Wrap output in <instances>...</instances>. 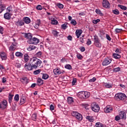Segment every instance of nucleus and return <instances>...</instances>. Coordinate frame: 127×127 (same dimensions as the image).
Wrapping results in <instances>:
<instances>
[{
  "mask_svg": "<svg viewBox=\"0 0 127 127\" xmlns=\"http://www.w3.org/2000/svg\"><path fill=\"white\" fill-rule=\"evenodd\" d=\"M62 28L64 30L66 29V28H67V24H63L62 25Z\"/></svg>",
  "mask_w": 127,
  "mask_h": 127,
  "instance_id": "obj_49",
  "label": "nucleus"
},
{
  "mask_svg": "<svg viewBox=\"0 0 127 127\" xmlns=\"http://www.w3.org/2000/svg\"><path fill=\"white\" fill-rule=\"evenodd\" d=\"M113 12L114 14H120V11L118 9H115L113 10Z\"/></svg>",
  "mask_w": 127,
  "mask_h": 127,
  "instance_id": "obj_43",
  "label": "nucleus"
},
{
  "mask_svg": "<svg viewBox=\"0 0 127 127\" xmlns=\"http://www.w3.org/2000/svg\"><path fill=\"white\" fill-rule=\"evenodd\" d=\"M13 97V95H11V94H10L9 95V97H8V102L9 103V104H10L11 103V102H12V98Z\"/></svg>",
  "mask_w": 127,
  "mask_h": 127,
  "instance_id": "obj_35",
  "label": "nucleus"
},
{
  "mask_svg": "<svg viewBox=\"0 0 127 127\" xmlns=\"http://www.w3.org/2000/svg\"><path fill=\"white\" fill-rule=\"evenodd\" d=\"M37 83L38 86H41V85H43V80L41 79L40 78H38L37 80Z\"/></svg>",
  "mask_w": 127,
  "mask_h": 127,
  "instance_id": "obj_23",
  "label": "nucleus"
},
{
  "mask_svg": "<svg viewBox=\"0 0 127 127\" xmlns=\"http://www.w3.org/2000/svg\"><path fill=\"white\" fill-rule=\"evenodd\" d=\"M5 5L1 4L0 5V13H1L3 10H5Z\"/></svg>",
  "mask_w": 127,
  "mask_h": 127,
  "instance_id": "obj_20",
  "label": "nucleus"
},
{
  "mask_svg": "<svg viewBox=\"0 0 127 127\" xmlns=\"http://www.w3.org/2000/svg\"><path fill=\"white\" fill-rule=\"evenodd\" d=\"M106 38L109 40V41H111V40H112V38H111V37H110V35L108 34H106Z\"/></svg>",
  "mask_w": 127,
  "mask_h": 127,
  "instance_id": "obj_60",
  "label": "nucleus"
},
{
  "mask_svg": "<svg viewBox=\"0 0 127 127\" xmlns=\"http://www.w3.org/2000/svg\"><path fill=\"white\" fill-rule=\"evenodd\" d=\"M25 38H27V39H29V40H30L32 38V35H31V33H25Z\"/></svg>",
  "mask_w": 127,
  "mask_h": 127,
  "instance_id": "obj_18",
  "label": "nucleus"
},
{
  "mask_svg": "<svg viewBox=\"0 0 127 127\" xmlns=\"http://www.w3.org/2000/svg\"><path fill=\"white\" fill-rule=\"evenodd\" d=\"M94 45L96 47H98V48H101L102 47V44H101V42H100V39H99V37L98 36H94Z\"/></svg>",
  "mask_w": 127,
  "mask_h": 127,
  "instance_id": "obj_3",
  "label": "nucleus"
},
{
  "mask_svg": "<svg viewBox=\"0 0 127 127\" xmlns=\"http://www.w3.org/2000/svg\"><path fill=\"white\" fill-rule=\"evenodd\" d=\"M102 5L103 7H105V8H110L111 4H110V2L108 0H103L102 2Z\"/></svg>",
  "mask_w": 127,
  "mask_h": 127,
  "instance_id": "obj_8",
  "label": "nucleus"
},
{
  "mask_svg": "<svg viewBox=\"0 0 127 127\" xmlns=\"http://www.w3.org/2000/svg\"><path fill=\"white\" fill-rule=\"evenodd\" d=\"M50 110L51 111H54V106L53 105V104H51L50 105Z\"/></svg>",
  "mask_w": 127,
  "mask_h": 127,
  "instance_id": "obj_62",
  "label": "nucleus"
},
{
  "mask_svg": "<svg viewBox=\"0 0 127 127\" xmlns=\"http://www.w3.org/2000/svg\"><path fill=\"white\" fill-rule=\"evenodd\" d=\"M126 98L127 96L125 93H118L116 94L115 96V100H121V101H124V100Z\"/></svg>",
  "mask_w": 127,
  "mask_h": 127,
  "instance_id": "obj_2",
  "label": "nucleus"
},
{
  "mask_svg": "<svg viewBox=\"0 0 127 127\" xmlns=\"http://www.w3.org/2000/svg\"><path fill=\"white\" fill-rule=\"evenodd\" d=\"M14 99L16 102H18V101H19V95L18 94H16L14 96Z\"/></svg>",
  "mask_w": 127,
  "mask_h": 127,
  "instance_id": "obj_39",
  "label": "nucleus"
},
{
  "mask_svg": "<svg viewBox=\"0 0 127 127\" xmlns=\"http://www.w3.org/2000/svg\"><path fill=\"white\" fill-rule=\"evenodd\" d=\"M52 33L54 36H55V37H58V35L59 34V32H58L57 31L54 30L52 31Z\"/></svg>",
  "mask_w": 127,
  "mask_h": 127,
  "instance_id": "obj_27",
  "label": "nucleus"
},
{
  "mask_svg": "<svg viewBox=\"0 0 127 127\" xmlns=\"http://www.w3.org/2000/svg\"><path fill=\"white\" fill-rule=\"evenodd\" d=\"M6 107H7V101L6 100H3L2 102H0V109L4 110L6 109Z\"/></svg>",
  "mask_w": 127,
  "mask_h": 127,
  "instance_id": "obj_7",
  "label": "nucleus"
},
{
  "mask_svg": "<svg viewBox=\"0 0 127 127\" xmlns=\"http://www.w3.org/2000/svg\"><path fill=\"white\" fill-rule=\"evenodd\" d=\"M51 23L52 24H53L54 25L58 24V21H57V20H55V19L52 20Z\"/></svg>",
  "mask_w": 127,
  "mask_h": 127,
  "instance_id": "obj_41",
  "label": "nucleus"
},
{
  "mask_svg": "<svg viewBox=\"0 0 127 127\" xmlns=\"http://www.w3.org/2000/svg\"><path fill=\"white\" fill-rule=\"evenodd\" d=\"M49 78V75L46 73H43L42 79H44V80H47V78Z\"/></svg>",
  "mask_w": 127,
  "mask_h": 127,
  "instance_id": "obj_33",
  "label": "nucleus"
},
{
  "mask_svg": "<svg viewBox=\"0 0 127 127\" xmlns=\"http://www.w3.org/2000/svg\"><path fill=\"white\" fill-rule=\"evenodd\" d=\"M25 103V97H22L20 99V105H23Z\"/></svg>",
  "mask_w": 127,
  "mask_h": 127,
  "instance_id": "obj_29",
  "label": "nucleus"
},
{
  "mask_svg": "<svg viewBox=\"0 0 127 127\" xmlns=\"http://www.w3.org/2000/svg\"><path fill=\"white\" fill-rule=\"evenodd\" d=\"M76 56L78 59H79L80 60H81V59H83V56L80 54L77 55Z\"/></svg>",
  "mask_w": 127,
  "mask_h": 127,
  "instance_id": "obj_52",
  "label": "nucleus"
},
{
  "mask_svg": "<svg viewBox=\"0 0 127 127\" xmlns=\"http://www.w3.org/2000/svg\"><path fill=\"white\" fill-rule=\"evenodd\" d=\"M24 67L27 69L29 71H31L33 68V65L31 64V63L30 64H26Z\"/></svg>",
  "mask_w": 127,
  "mask_h": 127,
  "instance_id": "obj_12",
  "label": "nucleus"
},
{
  "mask_svg": "<svg viewBox=\"0 0 127 127\" xmlns=\"http://www.w3.org/2000/svg\"><path fill=\"white\" fill-rule=\"evenodd\" d=\"M72 116H73V117H74V118H76V119L80 122V121H82L83 120V116H82V115L77 112H73L72 113Z\"/></svg>",
  "mask_w": 127,
  "mask_h": 127,
  "instance_id": "obj_5",
  "label": "nucleus"
},
{
  "mask_svg": "<svg viewBox=\"0 0 127 127\" xmlns=\"http://www.w3.org/2000/svg\"><path fill=\"white\" fill-rule=\"evenodd\" d=\"M103 124L100 123V122H98L96 123L95 124V127H102Z\"/></svg>",
  "mask_w": 127,
  "mask_h": 127,
  "instance_id": "obj_44",
  "label": "nucleus"
},
{
  "mask_svg": "<svg viewBox=\"0 0 127 127\" xmlns=\"http://www.w3.org/2000/svg\"><path fill=\"white\" fill-rule=\"evenodd\" d=\"M76 82H77V79L76 78H73V80L72 81V84L75 85V84H76Z\"/></svg>",
  "mask_w": 127,
  "mask_h": 127,
  "instance_id": "obj_56",
  "label": "nucleus"
},
{
  "mask_svg": "<svg viewBox=\"0 0 127 127\" xmlns=\"http://www.w3.org/2000/svg\"><path fill=\"white\" fill-rule=\"evenodd\" d=\"M0 56L2 60H6L7 57H6V54L4 52H0Z\"/></svg>",
  "mask_w": 127,
  "mask_h": 127,
  "instance_id": "obj_15",
  "label": "nucleus"
},
{
  "mask_svg": "<svg viewBox=\"0 0 127 127\" xmlns=\"http://www.w3.org/2000/svg\"><path fill=\"white\" fill-rule=\"evenodd\" d=\"M86 120H88L89 122L93 123L94 122V118L92 116H87L86 117Z\"/></svg>",
  "mask_w": 127,
  "mask_h": 127,
  "instance_id": "obj_26",
  "label": "nucleus"
},
{
  "mask_svg": "<svg viewBox=\"0 0 127 127\" xmlns=\"http://www.w3.org/2000/svg\"><path fill=\"white\" fill-rule=\"evenodd\" d=\"M86 44H87V45H91V44H92V41H91V40H90V39H88L87 40Z\"/></svg>",
  "mask_w": 127,
  "mask_h": 127,
  "instance_id": "obj_54",
  "label": "nucleus"
},
{
  "mask_svg": "<svg viewBox=\"0 0 127 127\" xmlns=\"http://www.w3.org/2000/svg\"><path fill=\"white\" fill-rule=\"evenodd\" d=\"M104 86H105L106 88H112L113 87V85L109 83H105Z\"/></svg>",
  "mask_w": 127,
  "mask_h": 127,
  "instance_id": "obj_36",
  "label": "nucleus"
},
{
  "mask_svg": "<svg viewBox=\"0 0 127 127\" xmlns=\"http://www.w3.org/2000/svg\"><path fill=\"white\" fill-rule=\"evenodd\" d=\"M30 62L31 65H33V68L34 69H37V67H40V66H41V63H42L41 60L36 58L31 59Z\"/></svg>",
  "mask_w": 127,
  "mask_h": 127,
  "instance_id": "obj_1",
  "label": "nucleus"
},
{
  "mask_svg": "<svg viewBox=\"0 0 127 127\" xmlns=\"http://www.w3.org/2000/svg\"><path fill=\"white\" fill-rule=\"evenodd\" d=\"M74 102V100L72 97H68L67 98V103L68 104H72Z\"/></svg>",
  "mask_w": 127,
  "mask_h": 127,
  "instance_id": "obj_25",
  "label": "nucleus"
},
{
  "mask_svg": "<svg viewBox=\"0 0 127 127\" xmlns=\"http://www.w3.org/2000/svg\"><path fill=\"white\" fill-rule=\"evenodd\" d=\"M83 106L86 110H89V104H83Z\"/></svg>",
  "mask_w": 127,
  "mask_h": 127,
  "instance_id": "obj_50",
  "label": "nucleus"
},
{
  "mask_svg": "<svg viewBox=\"0 0 127 127\" xmlns=\"http://www.w3.org/2000/svg\"><path fill=\"white\" fill-rule=\"evenodd\" d=\"M118 7H120L121 9H123V10H127V6H124L123 5L119 4Z\"/></svg>",
  "mask_w": 127,
  "mask_h": 127,
  "instance_id": "obj_31",
  "label": "nucleus"
},
{
  "mask_svg": "<svg viewBox=\"0 0 127 127\" xmlns=\"http://www.w3.org/2000/svg\"><path fill=\"white\" fill-rule=\"evenodd\" d=\"M96 81V78L93 77V78L89 80V82H95Z\"/></svg>",
  "mask_w": 127,
  "mask_h": 127,
  "instance_id": "obj_64",
  "label": "nucleus"
},
{
  "mask_svg": "<svg viewBox=\"0 0 127 127\" xmlns=\"http://www.w3.org/2000/svg\"><path fill=\"white\" fill-rule=\"evenodd\" d=\"M121 117L120 116H117L115 117V121H117V122H118V121H120V120H121Z\"/></svg>",
  "mask_w": 127,
  "mask_h": 127,
  "instance_id": "obj_59",
  "label": "nucleus"
},
{
  "mask_svg": "<svg viewBox=\"0 0 127 127\" xmlns=\"http://www.w3.org/2000/svg\"><path fill=\"white\" fill-rule=\"evenodd\" d=\"M0 33L3 34V28L0 26Z\"/></svg>",
  "mask_w": 127,
  "mask_h": 127,
  "instance_id": "obj_55",
  "label": "nucleus"
},
{
  "mask_svg": "<svg viewBox=\"0 0 127 127\" xmlns=\"http://www.w3.org/2000/svg\"><path fill=\"white\" fill-rule=\"evenodd\" d=\"M24 61L26 62H28L29 61V56H28V54H25L24 56Z\"/></svg>",
  "mask_w": 127,
  "mask_h": 127,
  "instance_id": "obj_22",
  "label": "nucleus"
},
{
  "mask_svg": "<svg viewBox=\"0 0 127 127\" xmlns=\"http://www.w3.org/2000/svg\"><path fill=\"white\" fill-rule=\"evenodd\" d=\"M41 55H42V52L41 51H39L35 54V56L38 58L41 57Z\"/></svg>",
  "mask_w": 127,
  "mask_h": 127,
  "instance_id": "obj_38",
  "label": "nucleus"
},
{
  "mask_svg": "<svg viewBox=\"0 0 127 127\" xmlns=\"http://www.w3.org/2000/svg\"><path fill=\"white\" fill-rule=\"evenodd\" d=\"M95 12H96V13L97 14H99V15H104V14L102 13V12L101 11V10L100 9H97L96 10H95Z\"/></svg>",
  "mask_w": 127,
  "mask_h": 127,
  "instance_id": "obj_37",
  "label": "nucleus"
},
{
  "mask_svg": "<svg viewBox=\"0 0 127 127\" xmlns=\"http://www.w3.org/2000/svg\"><path fill=\"white\" fill-rule=\"evenodd\" d=\"M120 70H121V68H120V67L115 68L113 69L114 72H119V71H120Z\"/></svg>",
  "mask_w": 127,
  "mask_h": 127,
  "instance_id": "obj_47",
  "label": "nucleus"
},
{
  "mask_svg": "<svg viewBox=\"0 0 127 127\" xmlns=\"http://www.w3.org/2000/svg\"><path fill=\"white\" fill-rule=\"evenodd\" d=\"M100 21H101V20H100L99 19H97L96 20H93V23H94V24H97L98 22H100Z\"/></svg>",
  "mask_w": 127,
  "mask_h": 127,
  "instance_id": "obj_46",
  "label": "nucleus"
},
{
  "mask_svg": "<svg viewBox=\"0 0 127 127\" xmlns=\"http://www.w3.org/2000/svg\"><path fill=\"white\" fill-rule=\"evenodd\" d=\"M4 18L7 19V20H9L11 18V14H10V13L6 12L4 14Z\"/></svg>",
  "mask_w": 127,
  "mask_h": 127,
  "instance_id": "obj_14",
  "label": "nucleus"
},
{
  "mask_svg": "<svg viewBox=\"0 0 127 127\" xmlns=\"http://www.w3.org/2000/svg\"><path fill=\"white\" fill-rule=\"evenodd\" d=\"M91 109L95 113H98L100 111V106L97 104H94L91 106Z\"/></svg>",
  "mask_w": 127,
  "mask_h": 127,
  "instance_id": "obj_10",
  "label": "nucleus"
},
{
  "mask_svg": "<svg viewBox=\"0 0 127 127\" xmlns=\"http://www.w3.org/2000/svg\"><path fill=\"white\" fill-rule=\"evenodd\" d=\"M57 6L59 8H63V7H64V5L61 3H58Z\"/></svg>",
  "mask_w": 127,
  "mask_h": 127,
  "instance_id": "obj_48",
  "label": "nucleus"
},
{
  "mask_svg": "<svg viewBox=\"0 0 127 127\" xmlns=\"http://www.w3.org/2000/svg\"><path fill=\"white\" fill-rule=\"evenodd\" d=\"M64 67L65 69H68V70H72V66L70 64H66L65 65Z\"/></svg>",
  "mask_w": 127,
  "mask_h": 127,
  "instance_id": "obj_42",
  "label": "nucleus"
},
{
  "mask_svg": "<svg viewBox=\"0 0 127 127\" xmlns=\"http://www.w3.org/2000/svg\"><path fill=\"white\" fill-rule=\"evenodd\" d=\"M36 48L35 46L30 45L27 49L28 51H31L32 50H34Z\"/></svg>",
  "mask_w": 127,
  "mask_h": 127,
  "instance_id": "obj_28",
  "label": "nucleus"
},
{
  "mask_svg": "<svg viewBox=\"0 0 127 127\" xmlns=\"http://www.w3.org/2000/svg\"><path fill=\"white\" fill-rule=\"evenodd\" d=\"M6 10L7 12H8V13H9V12L11 11V8L10 7H8L6 9Z\"/></svg>",
  "mask_w": 127,
  "mask_h": 127,
  "instance_id": "obj_63",
  "label": "nucleus"
},
{
  "mask_svg": "<svg viewBox=\"0 0 127 127\" xmlns=\"http://www.w3.org/2000/svg\"><path fill=\"white\" fill-rule=\"evenodd\" d=\"M54 73L55 75H60L61 74V70L60 69H54Z\"/></svg>",
  "mask_w": 127,
  "mask_h": 127,
  "instance_id": "obj_19",
  "label": "nucleus"
},
{
  "mask_svg": "<svg viewBox=\"0 0 127 127\" xmlns=\"http://www.w3.org/2000/svg\"><path fill=\"white\" fill-rule=\"evenodd\" d=\"M113 56L115 59H120L121 58V55L118 54H113Z\"/></svg>",
  "mask_w": 127,
  "mask_h": 127,
  "instance_id": "obj_34",
  "label": "nucleus"
},
{
  "mask_svg": "<svg viewBox=\"0 0 127 127\" xmlns=\"http://www.w3.org/2000/svg\"><path fill=\"white\" fill-rule=\"evenodd\" d=\"M23 21H24L25 23L27 24H29L31 22L30 18L28 17H25L23 18Z\"/></svg>",
  "mask_w": 127,
  "mask_h": 127,
  "instance_id": "obj_16",
  "label": "nucleus"
},
{
  "mask_svg": "<svg viewBox=\"0 0 127 127\" xmlns=\"http://www.w3.org/2000/svg\"><path fill=\"white\" fill-rule=\"evenodd\" d=\"M9 50L10 51H13V50H15V48L12 46H10L9 47Z\"/></svg>",
  "mask_w": 127,
  "mask_h": 127,
  "instance_id": "obj_58",
  "label": "nucleus"
},
{
  "mask_svg": "<svg viewBox=\"0 0 127 127\" xmlns=\"http://www.w3.org/2000/svg\"><path fill=\"white\" fill-rule=\"evenodd\" d=\"M70 23L71 24H72V25H76L77 24V21L74 19H72L71 20Z\"/></svg>",
  "mask_w": 127,
  "mask_h": 127,
  "instance_id": "obj_45",
  "label": "nucleus"
},
{
  "mask_svg": "<svg viewBox=\"0 0 127 127\" xmlns=\"http://www.w3.org/2000/svg\"><path fill=\"white\" fill-rule=\"evenodd\" d=\"M17 26H22V25H24V22L22 20H19L17 22Z\"/></svg>",
  "mask_w": 127,
  "mask_h": 127,
  "instance_id": "obj_24",
  "label": "nucleus"
},
{
  "mask_svg": "<svg viewBox=\"0 0 127 127\" xmlns=\"http://www.w3.org/2000/svg\"><path fill=\"white\" fill-rule=\"evenodd\" d=\"M112 62V60H111L109 58H106L105 59V60L103 61L102 63L103 66H107V65H109Z\"/></svg>",
  "mask_w": 127,
  "mask_h": 127,
  "instance_id": "obj_9",
  "label": "nucleus"
},
{
  "mask_svg": "<svg viewBox=\"0 0 127 127\" xmlns=\"http://www.w3.org/2000/svg\"><path fill=\"white\" fill-rule=\"evenodd\" d=\"M78 96H81L83 99H88L90 97V93L86 91H81L78 93Z\"/></svg>",
  "mask_w": 127,
  "mask_h": 127,
  "instance_id": "obj_4",
  "label": "nucleus"
},
{
  "mask_svg": "<svg viewBox=\"0 0 127 127\" xmlns=\"http://www.w3.org/2000/svg\"><path fill=\"white\" fill-rule=\"evenodd\" d=\"M21 82L22 83H26V84H28V79H27V77H23L20 79Z\"/></svg>",
  "mask_w": 127,
  "mask_h": 127,
  "instance_id": "obj_21",
  "label": "nucleus"
},
{
  "mask_svg": "<svg viewBox=\"0 0 127 127\" xmlns=\"http://www.w3.org/2000/svg\"><path fill=\"white\" fill-rule=\"evenodd\" d=\"M36 24H38V25H40L41 24V21L40 19H38L36 22Z\"/></svg>",
  "mask_w": 127,
  "mask_h": 127,
  "instance_id": "obj_53",
  "label": "nucleus"
},
{
  "mask_svg": "<svg viewBox=\"0 0 127 127\" xmlns=\"http://www.w3.org/2000/svg\"><path fill=\"white\" fill-rule=\"evenodd\" d=\"M15 55L17 57H22V56H23V54L19 52H17L15 53Z\"/></svg>",
  "mask_w": 127,
  "mask_h": 127,
  "instance_id": "obj_32",
  "label": "nucleus"
},
{
  "mask_svg": "<svg viewBox=\"0 0 127 127\" xmlns=\"http://www.w3.org/2000/svg\"><path fill=\"white\" fill-rule=\"evenodd\" d=\"M28 42L29 44H34L35 45H36V44L39 43V39L35 37L32 38L31 39L29 40Z\"/></svg>",
  "mask_w": 127,
  "mask_h": 127,
  "instance_id": "obj_6",
  "label": "nucleus"
},
{
  "mask_svg": "<svg viewBox=\"0 0 127 127\" xmlns=\"http://www.w3.org/2000/svg\"><path fill=\"white\" fill-rule=\"evenodd\" d=\"M120 118L122 120H126L127 119V114L124 111H121L119 113Z\"/></svg>",
  "mask_w": 127,
  "mask_h": 127,
  "instance_id": "obj_11",
  "label": "nucleus"
},
{
  "mask_svg": "<svg viewBox=\"0 0 127 127\" xmlns=\"http://www.w3.org/2000/svg\"><path fill=\"white\" fill-rule=\"evenodd\" d=\"M40 72H41V69H38V70L34 71L33 74L34 75H38V74H39V73H40Z\"/></svg>",
  "mask_w": 127,
  "mask_h": 127,
  "instance_id": "obj_40",
  "label": "nucleus"
},
{
  "mask_svg": "<svg viewBox=\"0 0 127 127\" xmlns=\"http://www.w3.org/2000/svg\"><path fill=\"white\" fill-rule=\"evenodd\" d=\"M122 30H123V29H115V31L116 32H117V33H120V32H121V31H122Z\"/></svg>",
  "mask_w": 127,
  "mask_h": 127,
  "instance_id": "obj_57",
  "label": "nucleus"
},
{
  "mask_svg": "<svg viewBox=\"0 0 127 127\" xmlns=\"http://www.w3.org/2000/svg\"><path fill=\"white\" fill-rule=\"evenodd\" d=\"M104 112L105 113H112L113 112V108L110 106H107L104 109Z\"/></svg>",
  "mask_w": 127,
  "mask_h": 127,
  "instance_id": "obj_13",
  "label": "nucleus"
},
{
  "mask_svg": "<svg viewBox=\"0 0 127 127\" xmlns=\"http://www.w3.org/2000/svg\"><path fill=\"white\" fill-rule=\"evenodd\" d=\"M31 119L33 121H35L37 119V114L36 113L32 114Z\"/></svg>",
  "mask_w": 127,
  "mask_h": 127,
  "instance_id": "obj_30",
  "label": "nucleus"
},
{
  "mask_svg": "<svg viewBox=\"0 0 127 127\" xmlns=\"http://www.w3.org/2000/svg\"><path fill=\"white\" fill-rule=\"evenodd\" d=\"M80 51L81 52H84V51H85V50H86V49H85V47H81L79 48Z\"/></svg>",
  "mask_w": 127,
  "mask_h": 127,
  "instance_id": "obj_61",
  "label": "nucleus"
},
{
  "mask_svg": "<svg viewBox=\"0 0 127 127\" xmlns=\"http://www.w3.org/2000/svg\"><path fill=\"white\" fill-rule=\"evenodd\" d=\"M36 8L38 10H41L42 9V6L41 5H38L37 6Z\"/></svg>",
  "mask_w": 127,
  "mask_h": 127,
  "instance_id": "obj_51",
  "label": "nucleus"
},
{
  "mask_svg": "<svg viewBox=\"0 0 127 127\" xmlns=\"http://www.w3.org/2000/svg\"><path fill=\"white\" fill-rule=\"evenodd\" d=\"M82 30H76V32H75V34L77 36V38H79V37H80V35H81V34H82Z\"/></svg>",
  "mask_w": 127,
  "mask_h": 127,
  "instance_id": "obj_17",
  "label": "nucleus"
}]
</instances>
